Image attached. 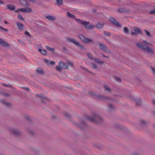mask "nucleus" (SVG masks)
Instances as JSON below:
<instances>
[{"instance_id":"obj_1","label":"nucleus","mask_w":155,"mask_h":155,"mask_svg":"<svg viewBox=\"0 0 155 155\" xmlns=\"http://www.w3.org/2000/svg\"><path fill=\"white\" fill-rule=\"evenodd\" d=\"M150 45V44L147 42L146 41H143L142 43H138L136 44V45L138 47L143 50L144 51L147 52L153 53V51L152 50L147 46V45Z\"/></svg>"},{"instance_id":"obj_2","label":"nucleus","mask_w":155,"mask_h":155,"mask_svg":"<svg viewBox=\"0 0 155 155\" xmlns=\"http://www.w3.org/2000/svg\"><path fill=\"white\" fill-rule=\"evenodd\" d=\"M75 20L78 23L84 25L86 29H91L95 27L94 25L92 24H89V23L88 22L83 21L80 19L77 18L75 19Z\"/></svg>"},{"instance_id":"obj_3","label":"nucleus","mask_w":155,"mask_h":155,"mask_svg":"<svg viewBox=\"0 0 155 155\" xmlns=\"http://www.w3.org/2000/svg\"><path fill=\"white\" fill-rule=\"evenodd\" d=\"M66 41L68 42H72L75 45L78 46L82 50H84V48L80 44L79 42L77 41L76 40L72 38H67Z\"/></svg>"},{"instance_id":"obj_4","label":"nucleus","mask_w":155,"mask_h":155,"mask_svg":"<svg viewBox=\"0 0 155 155\" xmlns=\"http://www.w3.org/2000/svg\"><path fill=\"white\" fill-rule=\"evenodd\" d=\"M59 67L56 66V70L58 71H60L62 69H66L68 68V65L62 61H61L59 63Z\"/></svg>"},{"instance_id":"obj_5","label":"nucleus","mask_w":155,"mask_h":155,"mask_svg":"<svg viewBox=\"0 0 155 155\" xmlns=\"http://www.w3.org/2000/svg\"><path fill=\"white\" fill-rule=\"evenodd\" d=\"M79 37L82 40L86 43H94V41L91 39L87 38L82 35H79Z\"/></svg>"},{"instance_id":"obj_6","label":"nucleus","mask_w":155,"mask_h":155,"mask_svg":"<svg viewBox=\"0 0 155 155\" xmlns=\"http://www.w3.org/2000/svg\"><path fill=\"white\" fill-rule=\"evenodd\" d=\"M87 119L90 121L95 122H97V120H101V118L99 115L97 114H95L94 115V117H87Z\"/></svg>"},{"instance_id":"obj_7","label":"nucleus","mask_w":155,"mask_h":155,"mask_svg":"<svg viewBox=\"0 0 155 155\" xmlns=\"http://www.w3.org/2000/svg\"><path fill=\"white\" fill-rule=\"evenodd\" d=\"M87 55L89 58L90 59L94 60L96 62L98 63L99 64H102L104 63L103 61H101L99 59H96L95 58H92L91 55L89 53H88L87 54Z\"/></svg>"},{"instance_id":"obj_8","label":"nucleus","mask_w":155,"mask_h":155,"mask_svg":"<svg viewBox=\"0 0 155 155\" xmlns=\"http://www.w3.org/2000/svg\"><path fill=\"white\" fill-rule=\"evenodd\" d=\"M134 32L132 31L131 32V35H136L137 34L142 33V32L140 29L139 28H134Z\"/></svg>"},{"instance_id":"obj_9","label":"nucleus","mask_w":155,"mask_h":155,"mask_svg":"<svg viewBox=\"0 0 155 155\" xmlns=\"http://www.w3.org/2000/svg\"><path fill=\"white\" fill-rule=\"evenodd\" d=\"M110 21L112 22L116 26L118 27H120L121 25L120 23L117 22V21L113 18L110 17Z\"/></svg>"},{"instance_id":"obj_10","label":"nucleus","mask_w":155,"mask_h":155,"mask_svg":"<svg viewBox=\"0 0 155 155\" xmlns=\"http://www.w3.org/2000/svg\"><path fill=\"white\" fill-rule=\"evenodd\" d=\"M0 44L2 45L7 47L9 45V44L8 43L1 38H0Z\"/></svg>"},{"instance_id":"obj_11","label":"nucleus","mask_w":155,"mask_h":155,"mask_svg":"<svg viewBox=\"0 0 155 155\" xmlns=\"http://www.w3.org/2000/svg\"><path fill=\"white\" fill-rule=\"evenodd\" d=\"M44 62L46 63L47 64H50L51 65H54L55 64V62L54 61H49L48 60L46 59H44Z\"/></svg>"},{"instance_id":"obj_12","label":"nucleus","mask_w":155,"mask_h":155,"mask_svg":"<svg viewBox=\"0 0 155 155\" xmlns=\"http://www.w3.org/2000/svg\"><path fill=\"white\" fill-rule=\"evenodd\" d=\"M7 7L8 9L11 10H14L15 8V7L14 5L10 4L8 5L7 6Z\"/></svg>"},{"instance_id":"obj_13","label":"nucleus","mask_w":155,"mask_h":155,"mask_svg":"<svg viewBox=\"0 0 155 155\" xmlns=\"http://www.w3.org/2000/svg\"><path fill=\"white\" fill-rule=\"evenodd\" d=\"M47 18L51 21H53L56 19L55 16H52L50 15H48L46 16Z\"/></svg>"},{"instance_id":"obj_14","label":"nucleus","mask_w":155,"mask_h":155,"mask_svg":"<svg viewBox=\"0 0 155 155\" xmlns=\"http://www.w3.org/2000/svg\"><path fill=\"white\" fill-rule=\"evenodd\" d=\"M11 132L14 135H18L19 133V131L18 130L12 129L11 130Z\"/></svg>"},{"instance_id":"obj_15","label":"nucleus","mask_w":155,"mask_h":155,"mask_svg":"<svg viewBox=\"0 0 155 155\" xmlns=\"http://www.w3.org/2000/svg\"><path fill=\"white\" fill-rule=\"evenodd\" d=\"M38 50L42 54L45 55L47 53V51L46 50L44 49H41L39 48L38 49Z\"/></svg>"},{"instance_id":"obj_16","label":"nucleus","mask_w":155,"mask_h":155,"mask_svg":"<svg viewBox=\"0 0 155 155\" xmlns=\"http://www.w3.org/2000/svg\"><path fill=\"white\" fill-rule=\"evenodd\" d=\"M99 48L102 50H105L106 49V48L104 45L99 43Z\"/></svg>"},{"instance_id":"obj_17","label":"nucleus","mask_w":155,"mask_h":155,"mask_svg":"<svg viewBox=\"0 0 155 155\" xmlns=\"http://www.w3.org/2000/svg\"><path fill=\"white\" fill-rule=\"evenodd\" d=\"M17 25L18 28L20 29H22L23 28V25L20 22H18L17 23Z\"/></svg>"},{"instance_id":"obj_18","label":"nucleus","mask_w":155,"mask_h":155,"mask_svg":"<svg viewBox=\"0 0 155 155\" xmlns=\"http://www.w3.org/2000/svg\"><path fill=\"white\" fill-rule=\"evenodd\" d=\"M31 9L29 7L24 8V12H31Z\"/></svg>"},{"instance_id":"obj_19","label":"nucleus","mask_w":155,"mask_h":155,"mask_svg":"<svg viewBox=\"0 0 155 155\" xmlns=\"http://www.w3.org/2000/svg\"><path fill=\"white\" fill-rule=\"evenodd\" d=\"M104 25L103 23H98L96 24V26L98 28H102Z\"/></svg>"},{"instance_id":"obj_20","label":"nucleus","mask_w":155,"mask_h":155,"mask_svg":"<svg viewBox=\"0 0 155 155\" xmlns=\"http://www.w3.org/2000/svg\"><path fill=\"white\" fill-rule=\"evenodd\" d=\"M67 15L70 17V18H75V16L73 15H72L70 13L68 12H67Z\"/></svg>"},{"instance_id":"obj_21","label":"nucleus","mask_w":155,"mask_h":155,"mask_svg":"<svg viewBox=\"0 0 155 155\" xmlns=\"http://www.w3.org/2000/svg\"><path fill=\"white\" fill-rule=\"evenodd\" d=\"M15 12H24V8H21L18 9L15 11Z\"/></svg>"},{"instance_id":"obj_22","label":"nucleus","mask_w":155,"mask_h":155,"mask_svg":"<svg viewBox=\"0 0 155 155\" xmlns=\"http://www.w3.org/2000/svg\"><path fill=\"white\" fill-rule=\"evenodd\" d=\"M129 30L126 27H125L124 28V32L126 34L128 33V32Z\"/></svg>"},{"instance_id":"obj_23","label":"nucleus","mask_w":155,"mask_h":155,"mask_svg":"<svg viewBox=\"0 0 155 155\" xmlns=\"http://www.w3.org/2000/svg\"><path fill=\"white\" fill-rule=\"evenodd\" d=\"M46 48L47 49H48L49 50H50L52 52H53V51H54V49L53 48H51L48 46H46Z\"/></svg>"},{"instance_id":"obj_24","label":"nucleus","mask_w":155,"mask_h":155,"mask_svg":"<svg viewBox=\"0 0 155 155\" xmlns=\"http://www.w3.org/2000/svg\"><path fill=\"white\" fill-rule=\"evenodd\" d=\"M57 3L58 5H61L63 3V0H56Z\"/></svg>"},{"instance_id":"obj_25","label":"nucleus","mask_w":155,"mask_h":155,"mask_svg":"<svg viewBox=\"0 0 155 155\" xmlns=\"http://www.w3.org/2000/svg\"><path fill=\"white\" fill-rule=\"evenodd\" d=\"M144 31L145 32L146 35L147 36H149V37L150 36V33L149 31H146V30H144Z\"/></svg>"},{"instance_id":"obj_26","label":"nucleus","mask_w":155,"mask_h":155,"mask_svg":"<svg viewBox=\"0 0 155 155\" xmlns=\"http://www.w3.org/2000/svg\"><path fill=\"white\" fill-rule=\"evenodd\" d=\"M18 17L21 20H22L24 21V19L23 17H22V15H18Z\"/></svg>"},{"instance_id":"obj_27","label":"nucleus","mask_w":155,"mask_h":155,"mask_svg":"<svg viewBox=\"0 0 155 155\" xmlns=\"http://www.w3.org/2000/svg\"><path fill=\"white\" fill-rule=\"evenodd\" d=\"M36 71L39 74H42L43 73V71L41 69H37Z\"/></svg>"},{"instance_id":"obj_28","label":"nucleus","mask_w":155,"mask_h":155,"mask_svg":"<svg viewBox=\"0 0 155 155\" xmlns=\"http://www.w3.org/2000/svg\"><path fill=\"white\" fill-rule=\"evenodd\" d=\"M64 115L66 118H68L70 117V115L67 112H64Z\"/></svg>"},{"instance_id":"obj_29","label":"nucleus","mask_w":155,"mask_h":155,"mask_svg":"<svg viewBox=\"0 0 155 155\" xmlns=\"http://www.w3.org/2000/svg\"><path fill=\"white\" fill-rule=\"evenodd\" d=\"M140 123L142 125H144L146 124V122L143 120H142L140 121Z\"/></svg>"},{"instance_id":"obj_30","label":"nucleus","mask_w":155,"mask_h":155,"mask_svg":"<svg viewBox=\"0 0 155 155\" xmlns=\"http://www.w3.org/2000/svg\"><path fill=\"white\" fill-rule=\"evenodd\" d=\"M109 107L110 110H112L114 108L113 106L111 104H110L109 105Z\"/></svg>"},{"instance_id":"obj_31","label":"nucleus","mask_w":155,"mask_h":155,"mask_svg":"<svg viewBox=\"0 0 155 155\" xmlns=\"http://www.w3.org/2000/svg\"><path fill=\"white\" fill-rule=\"evenodd\" d=\"M104 34L105 35H107V36H110L111 35L110 33L108 32H104Z\"/></svg>"},{"instance_id":"obj_32","label":"nucleus","mask_w":155,"mask_h":155,"mask_svg":"<svg viewBox=\"0 0 155 155\" xmlns=\"http://www.w3.org/2000/svg\"><path fill=\"white\" fill-rule=\"evenodd\" d=\"M104 87L105 89L107 91H110V89L109 87L105 86Z\"/></svg>"},{"instance_id":"obj_33","label":"nucleus","mask_w":155,"mask_h":155,"mask_svg":"<svg viewBox=\"0 0 155 155\" xmlns=\"http://www.w3.org/2000/svg\"><path fill=\"white\" fill-rule=\"evenodd\" d=\"M92 67L94 68H97L96 65L94 64H92Z\"/></svg>"},{"instance_id":"obj_34","label":"nucleus","mask_w":155,"mask_h":155,"mask_svg":"<svg viewBox=\"0 0 155 155\" xmlns=\"http://www.w3.org/2000/svg\"><path fill=\"white\" fill-rule=\"evenodd\" d=\"M0 29H1L2 30H4L6 31H8V30L7 29L3 28L2 26H0Z\"/></svg>"},{"instance_id":"obj_35","label":"nucleus","mask_w":155,"mask_h":155,"mask_svg":"<svg viewBox=\"0 0 155 155\" xmlns=\"http://www.w3.org/2000/svg\"><path fill=\"white\" fill-rule=\"evenodd\" d=\"M115 79L118 81H121V79H120V78H118V77H115Z\"/></svg>"},{"instance_id":"obj_36","label":"nucleus","mask_w":155,"mask_h":155,"mask_svg":"<svg viewBox=\"0 0 155 155\" xmlns=\"http://www.w3.org/2000/svg\"><path fill=\"white\" fill-rule=\"evenodd\" d=\"M151 68L153 73L154 74L155 73V68Z\"/></svg>"},{"instance_id":"obj_37","label":"nucleus","mask_w":155,"mask_h":155,"mask_svg":"<svg viewBox=\"0 0 155 155\" xmlns=\"http://www.w3.org/2000/svg\"><path fill=\"white\" fill-rule=\"evenodd\" d=\"M25 34L28 36H30V35L28 31H25Z\"/></svg>"},{"instance_id":"obj_38","label":"nucleus","mask_w":155,"mask_h":155,"mask_svg":"<svg viewBox=\"0 0 155 155\" xmlns=\"http://www.w3.org/2000/svg\"><path fill=\"white\" fill-rule=\"evenodd\" d=\"M152 102L153 104L155 105V99H153L152 100Z\"/></svg>"},{"instance_id":"obj_39","label":"nucleus","mask_w":155,"mask_h":155,"mask_svg":"<svg viewBox=\"0 0 155 155\" xmlns=\"http://www.w3.org/2000/svg\"><path fill=\"white\" fill-rule=\"evenodd\" d=\"M23 88H24L25 89V90H29V88H28V87H23Z\"/></svg>"},{"instance_id":"obj_40","label":"nucleus","mask_w":155,"mask_h":155,"mask_svg":"<svg viewBox=\"0 0 155 155\" xmlns=\"http://www.w3.org/2000/svg\"><path fill=\"white\" fill-rule=\"evenodd\" d=\"M135 103H136V104H137V105H139V104H140V102H139V103H137V101H135Z\"/></svg>"},{"instance_id":"obj_41","label":"nucleus","mask_w":155,"mask_h":155,"mask_svg":"<svg viewBox=\"0 0 155 155\" xmlns=\"http://www.w3.org/2000/svg\"><path fill=\"white\" fill-rule=\"evenodd\" d=\"M69 64L71 66H73V63L72 62H71L70 63H69Z\"/></svg>"},{"instance_id":"obj_42","label":"nucleus","mask_w":155,"mask_h":155,"mask_svg":"<svg viewBox=\"0 0 155 155\" xmlns=\"http://www.w3.org/2000/svg\"><path fill=\"white\" fill-rule=\"evenodd\" d=\"M3 3V2L2 1V0H0V4H2Z\"/></svg>"},{"instance_id":"obj_43","label":"nucleus","mask_w":155,"mask_h":155,"mask_svg":"<svg viewBox=\"0 0 155 155\" xmlns=\"http://www.w3.org/2000/svg\"><path fill=\"white\" fill-rule=\"evenodd\" d=\"M4 22L6 24H7L8 23V22L7 21H4Z\"/></svg>"},{"instance_id":"obj_44","label":"nucleus","mask_w":155,"mask_h":155,"mask_svg":"<svg viewBox=\"0 0 155 155\" xmlns=\"http://www.w3.org/2000/svg\"><path fill=\"white\" fill-rule=\"evenodd\" d=\"M4 85L5 86H6V87H8V85H6V84H4Z\"/></svg>"},{"instance_id":"obj_45","label":"nucleus","mask_w":155,"mask_h":155,"mask_svg":"<svg viewBox=\"0 0 155 155\" xmlns=\"http://www.w3.org/2000/svg\"><path fill=\"white\" fill-rule=\"evenodd\" d=\"M25 5H27V6H28L29 5V4L26 3V4Z\"/></svg>"},{"instance_id":"obj_46","label":"nucleus","mask_w":155,"mask_h":155,"mask_svg":"<svg viewBox=\"0 0 155 155\" xmlns=\"http://www.w3.org/2000/svg\"><path fill=\"white\" fill-rule=\"evenodd\" d=\"M38 46H41V45L40 44H39V45H38Z\"/></svg>"},{"instance_id":"obj_47","label":"nucleus","mask_w":155,"mask_h":155,"mask_svg":"<svg viewBox=\"0 0 155 155\" xmlns=\"http://www.w3.org/2000/svg\"><path fill=\"white\" fill-rule=\"evenodd\" d=\"M39 96L40 97H41V98H42V96Z\"/></svg>"},{"instance_id":"obj_48","label":"nucleus","mask_w":155,"mask_h":155,"mask_svg":"<svg viewBox=\"0 0 155 155\" xmlns=\"http://www.w3.org/2000/svg\"><path fill=\"white\" fill-rule=\"evenodd\" d=\"M5 104L7 105H8V103H6Z\"/></svg>"},{"instance_id":"obj_49","label":"nucleus","mask_w":155,"mask_h":155,"mask_svg":"<svg viewBox=\"0 0 155 155\" xmlns=\"http://www.w3.org/2000/svg\"><path fill=\"white\" fill-rule=\"evenodd\" d=\"M103 56H104V57H105V56L104 55H103Z\"/></svg>"},{"instance_id":"obj_50","label":"nucleus","mask_w":155,"mask_h":155,"mask_svg":"<svg viewBox=\"0 0 155 155\" xmlns=\"http://www.w3.org/2000/svg\"><path fill=\"white\" fill-rule=\"evenodd\" d=\"M134 155H136V154H134Z\"/></svg>"}]
</instances>
